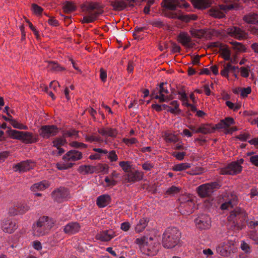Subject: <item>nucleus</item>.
<instances>
[{
  "label": "nucleus",
  "mask_w": 258,
  "mask_h": 258,
  "mask_svg": "<svg viewBox=\"0 0 258 258\" xmlns=\"http://www.w3.org/2000/svg\"><path fill=\"white\" fill-rule=\"evenodd\" d=\"M229 222H233L234 225L238 222V220L245 221L248 228L254 229L258 226V217L248 218L247 213L244 210L240 208H236L230 212L227 218Z\"/></svg>",
  "instance_id": "1"
},
{
  "label": "nucleus",
  "mask_w": 258,
  "mask_h": 258,
  "mask_svg": "<svg viewBox=\"0 0 258 258\" xmlns=\"http://www.w3.org/2000/svg\"><path fill=\"white\" fill-rule=\"evenodd\" d=\"M181 237V232L176 227L167 228L162 235V243L165 248H172L177 245Z\"/></svg>",
  "instance_id": "2"
},
{
  "label": "nucleus",
  "mask_w": 258,
  "mask_h": 258,
  "mask_svg": "<svg viewBox=\"0 0 258 258\" xmlns=\"http://www.w3.org/2000/svg\"><path fill=\"white\" fill-rule=\"evenodd\" d=\"M81 9L87 16L83 18V23H90L94 21L103 13L99 5L97 3L88 2L83 4Z\"/></svg>",
  "instance_id": "3"
},
{
  "label": "nucleus",
  "mask_w": 258,
  "mask_h": 258,
  "mask_svg": "<svg viewBox=\"0 0 258 258\" xmlns=\"http://www.w3.org/2000/svg\"><path fill=\"white\" fill-rule=\"evenodd\" d=\"M53 220L47 216L40 217L33 225V233L36 236H43L47 233L54 226Z\"/></svg>",
  "instance_id": "4"
},
{
  "label": "nucleus",
  "mask_w": 258,
  "mask_h": 258,
  "mask_svg": "<svg viewBox=\"0 0 258 258\" xmlns=\"http://www.w3.org/2000/svg\"><path fill=\"white\" fill-rule=\"evenodd\" d=\"M161 5L163 7L172 12L176 10L177 8L187 9L190 6L189 4L185 0H163ZM166 12L169 11H165L164 14Z\"/></svg>",
  "instance_id": "5"
},
{
  "label": "nucleus",
  "mask_w": 258,
  "mask_h": 258,
  "mask_svg": "<svg viewBox=\"0 0 258 258\" xmlns=\"http://www.w3.org/2000/svg\"><path fill=\"white\" fill-rule=\"evenodd\" d=\"M220 185L217 182H212L200 185L198 192L202 198L209 197L215 190L219 188Z\"/></svg>",
  "instance_id": "6"
},
{
  "label": "nucleus",
  "mask_w": 258,
  "mask_h": 258,
  "mask_svg": "<svg viewBox=\"0 0 258 258\" xmlns=\"http://www.w3.org/2000/svg\"><path fill=\"white\" fill-rule=\"evenodd\" d=\"M170 85L167 82H162L159 85V88L157 89L159 91V94L157 93L154 96V98L156 99H159L160 102H168L173 99L172 95L169 96H165V94H168L169 93L168 90V87Z\"/></svg>",
  "instance_id": "7"
},
{
  "label": "nucleus",
  "mask_w": 258,
  "mask_h": 258,
  "mask_svg": "<svg viewBox=\"0 0 258 258\" xmlns=\"http://www.w3.org/2000/svg\"><path fill=\"white\" fill-rule=\"evenodd\" d=\"M165 16L173 19H178L185 22H188L190 20H196L198 17L194 14L183 15L181 11H178L176 12H166Z\"/></svg>",
  "instance_id": "8"
},
{
  "label": "nucleus",
  "mask_w": 258,
  "mask_h": 258,
  "mask_svg": "<svg viewBox=\"0 0 258 258\" xmlns=\"http://www.w3.org/2000/svg\"><path fill=\"white\" fill-rule=\"evenodd\" d=\"M40 136L43 139H48L56 136L58 133V128L55 125H42L38 131Z\"/></svg>",
  "instance_id": "9"
},
{
  "label": "nucleus",
  "mask_w": 258,
  "mask_h": 258,
  "mask_svg": "<svg viewBox=\"0 0 258 258\" xmlns=\"http://www.w3.org/2000/svg\"><path fill=\"white\" fill-rule=\"evenodd\" d=\"M242 170V166L236 162H232L227 166L221 168L220 171L221 174L235 175L239 173Z\"/></svg>",
  "instance_id": "10"
},
{
  "label": "nucleus",
  "mask_w": 258,
  "mask_h": 258,
  "mask_svg": "<svg viewBox=\"0 0 258 258\" xmlns=\"http://www.w3.org/2000/svg\"><path fill=\"white\" fill-rule=\"evenodd\" d=\"M195 223L197 227L202 230L209 229L211 226L210 218L206 214L199 215L195 219Z\"/></svg>",
  "instance_id": "11"
},
{
  "label": "nucleus",
  "mask_w": 258,
  "mask_h": 258,
  "mask_svg": "<svg viewBox=\"0 0 258 258\" xmlns=\"http://www.w3.org/2000/svg\"><path fill=\"white\" fill-rule=\"evenodd\" d=\"M194 202L189 199L182 201L179 206V210L182 215H188L193 212L194 207Z\"/></svg>",
  "instance_id": "12"
},
{
  "label": "nucleus",
  "mask_w": 258,
  "mask_h": 258,
  "mask_svg": "<svg viewBox=\"0 0 258 258\" xmlns=\"http://www.w3.org/2000/svg\"><path fill=\"white\" fill-rule=\"evenodd\" d=\"M69 191L67 188L60 187L54 190L51 194L52 197L54 200L57 202H62L69 196Z\"/></svg>",
  "instance_id": "13"
},
{
  "label": "nucleus",
  "mask_w": 258,
  "mask_h": 258,
  "mask_svg": "<svg viewBox=\"0 0 258 258\" xmlns=\"http://www.w3.org/2000/svg\"><path fill=\"white\" fill-rule=\"evenodd\" d=\"M232 245L231 243L228 241L223 242L216 247V251L221 255L227 256L230 253Z\"/></svg>",
  "instance_id": "14"
},
{
  "label": "nucleus",
  "mask_w": 258,
  "mask_h": 258,
  "mask_svg": "<svg viewBox=\"0 0 258 258\" xmlns=\"http://www.w3.org/2000/svg\"><path fill=\"white\" fill-rule=\"evenodd\" d=\"M2 228L5 232L12 233L17 228V225L15 220L7 219L3 221Z\"/></svg>",
  "instance_id": "15"
},
{
  "label": "nucleus",
  "mask_w": 258,
  "mask_h": 258,
  "mask_svg": "<svg viewBox=\"0 0 258 258\" xmlns=\"http://www.w3.org/2000/svg\"><path fill=\"white\" fill-rule=\"evenodd\" d=\"M35 166L34 163L31 160L22 161L15 165V170L16 171L26 172L32 169Z\"/></svg>",
  "instance_id": "16"
},
{
  "label": "nucleus",
  "mask_w": 258,
  "mask_h": 258,
  "mask_svg": "<svg viewBox=\"0 0 258 258\" xmlns=\"http://www.w3.org/2000/svg\"><path fill=\"white\" fill-rule=\"evenodd\" d=\"M144 173L139 170L131 171L126 174L125 180L128 182H135L141 180Z\"/></svg>",
  "instance_id": "17"
},
{
  "label": "nucleus",
  "mask_w": 258,
  "mask_h": 258,
  "mask_svg": "<svg viewBox=\"0 0 258 258\" xmlns=\"http://www.w3.org/2000/svg\"><path fill=\"white\" fill-rule=\"evenodd\" d=\"M81 228L80 224L77 222H71L63 227V232L68 235H73L78 233Z\"/></svg>",
  "instance_id": "18"
},
{
  "label": "nucleus",
  "mask_w": 258,
  "mask_h": 258,
  "mask_svg": "<svg viewBox=\"0 0 258 258\" xmlns=\"http://www.w3.org/2000/svg\"><path fill=\"white\" fill-rule=\"evenodd\" d=\"M132 5V0H115L111 3V6L115 11H121L127 6Z\"/></svg>",
  "instance_id": "19"
},
{
  "label": "nucleus",
  "mask_w": 258,
  "mask_h": 258,
  "mask_svg": "<svg viewBox=\"0 0 258 258\" xmlns=\"http://www.w3.org/2000/svg\"><path fill=\"white\" fill-rule=\"evenodd\" d=\"M227 32L230 36L239 40L246 38V33L236 27L229 28L227 29Z\"/></svg>",
  "instance_id": "20"
},
{
  "label": "nucleus",
  "mask_w": 258,
  "mask_h": 258,
  "mask_svg": "<svg viewBox=\"0 0 258 258\" xmlns=\"http://www.w3.org/2000/svg\"><path fill=\"white\" fill-rule=\"evenodd\" d=\"M82 158V153L75 150L69 151L63 157V160L66 161H76L80 160Z\"/></svg>",
  "instance_id": "21"
},
{
  "label": "nucleus",
  "mask_w": 258,
  "mask_h": 258,
  "mask_svg": "<svg viewBox=\"0 0 258 258\" xmlns=\"http://www.w3.org/2000/svg\"><path fill=\"white\" fill-rule=\"evenodd\" d=\"M115 236L112 230H104L100 232L96 235V238L101 241H108Z\"/></svg>",
  "instance_id": "22"
},
{
  "label": "nucleus",
  "mask_w": 258,
  "mask_h": 258,
  "mask_svg": "<svg viewBox=\"0 0 258 258\" xmlns=\"http://www.w3.org/2000/svg\"><path fill=\"white\" fill-rule=\"evenodd\" d=\"M25 144L36 143L38 141L37 137H34L32 133L22 132L20 140Z\"/></svg>",
  "instance_id": "23"
},
{
  "label": "nucleus",
  "mask_w": 258,
  "mask_h": 258,
  "mask_svg": "<svg viewBox=\"0 0 258 258\" xmlns=\"http://www.w3.org/2000/svg\"><path fill=\"white\" fill-rule=\"evenodd\" d=\"M190 2L194 7L198 9H206L212 4L211 0H190Z\"/></svg>",
  "instance_id": "24"
},
{
  "label": "nucleus",
  "mask_w": 258,
  "mask_h": 258,
  "mask_svg": "<svg viewBox=\"0 0 258 258\" xmlns=\"http://www.w3.org/2000/svg\"><path fill=\"white\" fill-rule=\"evenodd\" d=\"M216 130V125L212 126L211 124H202L197 128L196 133H202L203 134H208L213 133Z\"/></svg>",
  "instance_id": "25"
},
{
  "label": "nucleus",
  "mask_w": 258,
  "mask_h": 258,
  "mask_svg": "<svg viewBox=\"0 0 258 258\" xmlns=\"http://www.w3.org/2000/svg\"><path fill=\"white\" fill-rule=\"evenodd\" d=\"M110 196L108 195H102L99 196L96 200V204L99 208H104L110 204Z\"/></svg>",
  "instance_id": "26"
},
{
  "label": "nucleus",
  "mask_w": 258,
  "mask_h": 258,
  "mask_svg": "<svg viewBox=\"0 0 258 258\" xmlns=\"http://www.w3.org/2000/svg\"><path fill=\"white\" fill-rule=\"evenodd\" d=\"M49 182L47 180H42L37 183L33 184L30 187V189L34 192L39 190H43L49 187Z\"/></svg>",
  "instance_id": "27"
},
{
  "label": "nucleus",
  "mask_w": 258,
  "mask_h": 258,
  "mask_svg": "<svg viewBox=\"0 0 258 258\" xmlns=\"http://www.w3.org/2000/svg\"><path fill=\"white\" fill-rule=\"evenodd\" d=\"M234 124V121L233 118L228 117L224 119H222L219 123L215 124L216 129H226L229 127L231 125Z\"/></svg>",
  "instance_id": "28"
},
{
  "label": "nucleus",
  "mask_w": 258,
  "mask_h": 258,
  "mask_svg": "<svg viewBox=\"0 0 258 258\" xmlns=\"http://www.w3.org/2000/svg\"><path fill=\"white\" fill-rule=\"evenodd\" d=\"M177 40L184 46H187L191 41V38L187 33L182 32L177 37Z\"/></svg>",
  "instance_id": "29"
},
{
  "label": "nucleus",
  "mask_w": 258,
  "mask_h": 258,
  "mask_svg": "<svg viewBox=\"0 0 258 258\" xmlns=\"http://www.w3.org/2000/svg\"><path fill=\"white\" fill-rule=\"evenodd\" d=\"M243 20L246 23L250 24H256L258 23V14L250 13L243 17Z\"/></svg>",
  "instance_id": "30"
},
{
  "label": "nucleus",
  "mask_w": 258,
  "mask_h": 258,
  "mask_svg": "<svg viewBox=\"0 0 258 258\" xmlns=\"http://www.w3.org/2000/svg\"><path fill=\"white\" fill-rule=\"evenodd\" d=\"M95 167L91 165H81L80 166L78 171L79 173L83 174H92L95 171Z\"/></svg>",
  "instance_id": "31"
},
{
  "label": "nucleus",
  "mask_w": 258,
  "mask_h": 258,
  "mask_svg": "<svg viewBox=\"0 0 258 258\" xmlns=\"http://www.w3.org/2000/svg\"><path fill=\"white\" fill-rule=\"evenodd\" d=\"M149 221L147 218H142L137 223L135 227V231L137 233L142 232L147 226Z\"/></svg>",
  "instance_id": "32"
},
{
  "label": "nucleus",
  "mask_w": 258,
  "mask_h": 258,
  "mask_svg": "<svg viewBox=\"0 0 258 258\" xmlns=\"http://www.w3.org/2000/svg\"><path fill=\"white\" fill-rule=\"evenodd\" d=\"M237 204V199L236 197L232 198L231 199L228 200L227 202L223 203L221 205V209L222 210H227L231 209L234 206Z\"/></svg>",
  "instance_id": "33"
},
{
  "label": "nucleus",
  "mask_w": 258,
  "mask_h": 258,
  "mask_svg": "<svg viewBox=\"0 0 258 258\" xmlns=\"http://www.w3.org/2000/svg\"><path fill=\"white\" fill-rule=\"evenodd\" d=\"M148 238L149 241V245L148 246L149 247L148 248V251L154 253V254L157 253L158 249L156 248L155 245H157L158 243L154 241L155 238L153 237H148Z\"/></svg>",
  "instance_id": "34"
},
{
  "label": "nucleus",
  "mask_w": 258,
  "mask_h": 258,
  "mask_svg": "<svg viewBox=\"0 0 258 258\" xmlns=\"http://www.w3.org/2000/svg\"><path fill=\"white\" fill-rule=\"evenodd\" d=\"M192 36L198 38H201L205 36L206 31L203 29H192L190 31Z\"/></svg>",
  "instance_id": "35"
},
{
  "label": "nucleus",
  "mask_w": 258,
  "mask_h": 258,
  "mask_svg": "<svg viewBox=\"0 0 258 258\" xmlns=\"http://www.w3.org/2000/svg\"><path fill=\"white\" fill-rule=\"evenodd\" d=\"M22 133V132L12 130L10 128H9V130L7 131V134L12 139L17 140H20V137H21Z\"/></svg>",
  "instance_id": "36"
},
{
  "label": "nucleus",
  "mask_w": 258,
  "mask_h": 258,
  "mask_svg": "<svg viewBox=\"0 0 258 258\" xmlns=\"http://www.w3.org/2000/svg\"><path fill=\"white\" fill-rule=\"evenodd\" d=\"M190 167L191 164L190 163L185 162L175 165L172 169L174 171H181L189 168Z\"/></svg>",
  "instance_id": "37"
},
{
  "label": "nucleus",
  "mask_w": 258,
  "mask_h": 258,
  "mask_svg": "<svg viewBox=\"0 0 258 258\" xmlns=\"http://www.w3.org/2000/svg\"><path fill=\"white\" fill-rule=\"evenodd\" d=\"M221 54L222 57L225 60H229L230 59V51L227 47H221L220 49Z\"/></svg>",
  "instance_id": "38"
},
{
  "label": "nucleus",
  "mask_w": 258,
  "mask_h": 258,
  "mask_svg": "<svg viewBox=\"0 0 258 258\" xmlns=\"http://www.w3.org/2000/svg\"><path fill=\"white\" fill-rule=\"evenodd\" d=\"M230 43L232 45V48L239 52H242L245 51L244 46L241 43L236 41H231Z\"/></svg>",
  "instance_id": "39"
},
{
  "label": "nucleus",
  "mask_w": 258,
  "mask_h": 258,
  "mask_svg": "<svg viewBox=\"0 0 258 258\" xmlns=\"http://www.w3.org/2000/svg\"><path fill=\"white\" fill-rule=\"evenodd\" d=\"M49 69L55 71L59 72L64 70V68L60 67L58 63L54 62H49L48 64Z\"/></svg>",
  "instance_id": "40"
},
{
  "label": "nucleus",
  "mask_w": 258,
  "mask_h": 258,
  "mask_svg": "<svg viewBox=\"0 0 258 258\" xmlns=\"http://www.w3.org/2000/svg\"><path fill=\"white\" fill-rule=\"evenodd\" d=\"M135 243L140 246H148L149 241L147 237L143 236L137 238L135 241Z\"/></svg>",
  "instance_id": "41"
},
{
  "label": "nucleus",
  "mask_w": 258,
  "mask_h": 258,
  "mask_svg": "<svg viewBox=\"0 0 258 258\" xmlns=\"http://www.w3.org/2000/svg\"><path fill=\"white\" fill-rule=\"evenodd\" d=\"M53 146L55 147H59L63 146L67 143V141L63 137L57 138L55 139L53 141Z\"/></svg>",
  "instance_id": "42"
},
{
  "label": "nucleus",
  "mask_w": 258,
  "mask_h": 258,
  "mask_svg": "<svg viewBox=\"0 0 258 258\" xmlns=\"http://www.w3.org/2000/svg\"><path fill=\"white\" fill-rule=\"evenodd\" d=\"M85 139L86 141L88 142L92 143V142H99L100 143L102 142V140L99 137L95 136L94 135L87 136L86 135L85 136Z\"/></svg>",
  "instance_id": "43"
},
{
  "label": "nucleus",
  "mask_w": 258,
  "mask_h": 258,
  "mask_svg": "<svg viewBox=\"0 0 258 258\" xmlns=\"http://www.w3.org/2000/svg\"><path fill=\"white\" fill-rule=\"evenodd\" d=\"M18 209H19V212L20 215H23L25 214L26 212L28 211L30 208V207L25 204H17Z\"/></svg>",
  "instance_id": "44"
},
{
  "label": "nucleus",
  "mask_w": 258,
  "mask_h": 258,
  "mask_svg": "<svg viewBox=\"0 0 258 258\" xmlns=\"http://www.w3.org/2000/svg\"><path fill=\"white\" fill-rule=\"evenodd\" d=\"M230 67V63H227L224 65L223 70L220 72L221 75L228 78L229 77L228 74L231 72Z\"/></svg>",
  "instance_id": "45"
},
{
  "label": "nucleus",
  "mask_w": 258,
  "mask_h": 258,
  "mask_svg": "<svg viewBox=\"0 0 258 258\" xmlns=\"http://www.w3.org/2000/svg\"><path fill=\"white\" fill-rule=\"evenodd\" d=\"M63 9L66 12L69 13L75 11L76 7L72 3L68 2L64 5Z\"/></svg>",
  "instance_id": "46"
},
{
  "label": "nucleus",
  "mask_w": 258,
  "mask_h": 258,
  "mask_svg": "<svg viewBox=\"0 0 258 258\" xmlns=\"http://www.w3.org/2000/svg\"><path fill=\"white\" fill-rule=\"evenodd\" d=\"M10 123L14 128L21 130H26L27 128V126L19 123L18 122H17L16 120L14 119L13 118L11 119Z\"/></svg>",
  "instance_id": "47"
},
{
  "label": "nucleus",
  "mask_w": 258,
  "mask_h": 258,
  "mask_svg": "<svg viewBox=\"0 0 258 258\" xmlns=\"http://www.w3.org/2000/svg\"><path fill=\"white\" fill-rule=\"evenodd\" d=\"M180 189L178 187L173 185L167 190L166 194L168 195H175L179 192Z\"/></svg>",
  "instance_id": "48"
},
{
  "label": "nucleus",
  "mask_w": 258,
  "mask_h": 258,
  "mask_svg": "<svg viewBox=\"0 0 258 258\" xmlns=\"http://www.w3.org/2000/svg\"><path fill=\"white\" fill-rule=\"evenodd\" d=\"M9 214L11 216L20 215L17 204L9 208Z\"/></svg>",
  "instance_id": "49"
},
{
  "label": "nucleus",
  "mask_w": 258,
  "mask_h": 258,
  "mask_svg": "<svg viewBox=\"0 0 258 258\" xmlns=\"http://www.w3.org/2000/svg\"><path fill=\"white\" fill-rule=\"evenodd\" d=\"M150 24L158 28H161L164 26V22L160 19L152 20L150 22Z\"/></svg>",
  "instance_id": "50"
},
{
  "label": "nucleus",
  "mask_w": 258,
  "mask_h": 258,
  "mask_svg": "<svg viewBox=\"0 0 258 258\" xmlns=\"http://www.w3.org/2000/svg\"><path fill=\"white\" fill-rule=\"evenodd\" d=\"M240 75L242 77L247 78L249 76L250 72V67L247 66L246 67H241L239 68Z\"/></svg>",
  "instance_id": "51"
},
{
  "label": "nucleus",
  "mask_w": 258,
  "mask_h": 258,
  "mask_svg": "<svg viewBox=\"0 0 258 258\" xmlns=\"http://www.w3.org/2000/svg\"><path fill=\"white\" fill-rule=\"evenodd\" d=\"M240 248L245 253L247 254L250 253L251 251V247L249 245L243 241L241 243Z\"/></svg>",
  "instance_id": "52"
},
{
  "label": "nucleus",
  "mask_w": 258,
  "mask_h": 258,
  "mask_svg": "<svg viewBox=\"0 0 258 258\" xmlns=\"http://www.w3.org/2000/svg\"><path fill=\"white\" fill-rule=\"evenodd\" d=\"M130 162L121 161L119 163V165L125 172H128V170L131 168Z\"/></svg>",
  "instance_id": "53"
},
{
  "label": "nucleus",
  "mask_w": 258,
  "mask_h": 258,
  "mask_svg": "<svg viewBox=\"0 0 258 258\" xmlns=\"http://www.w3.org/2000/svg\"><path fill=\"white\" fill-rule=\"evenodd\" d=\"M107 158L110 162H115L118 160V156L114 150H112L108 153Z\"/></svg>",
  "instance_id": "54"
},
{
  "label": "nucleus",
  "mask_w": 258,
  "mask_h": 258,
  "mask_svg": "<svg viewBox=\"0 0 258 258\" xmlns=\"http://www.w3.org/2000/svg\"><path fill=\"white\" fill-rule=\"evenodd\" d=\"M117 135V131L115 128L107 127L106 128V136L114 138Z\"/></svg>",
  "instance_id": "55"
},
{
  "label": "nucleus",
  "mask_w": 258,
  "mask_h": 258,
  "mask_svg": "<svg viewBox=\"0 0 258 258\" xmlns=\"http://www.w3.org/2000/svg\"><path fill=\"white\" fill-rule=\"evenodd\" d=\"M240 92V95L242 97H246L247 95L251 93V88L248 87L247 88H239Z\"/></svg>",
  "instance_id": "56"
},
{
  "label": "nucleus",
  "mask_w": 258,
  "mask_h": 258,
  "mask_svg": "<svg viewBox=\"0 0 258 258\" xmlns=\"http://www.w3.org/2000/svg\"><path fill=\"white\" fill-rule=\"evenodd\" d=\"M210 15L215 18H221L223 16V14L221 13L219 10L211 9L209 11Z\"/></svg>",
  "instance_id": "57"
},
{
  "label": "nucleus",
  "mask_w": 258,
  "mask_h": 258,
  "mask_svg": "<svg viewBox=\"0 0 258 258\" xmlns=\"http://www.w3.org/2000/svg\"><path fill=\"white\" fill-rule=\"evenodd\" d=\"M249 238L253 241L254 243L258 244V233L255 231H250L248 234Z\"/></svg>",
  "instance_id": "58"
},
{
  "label": "nucleus",
  "mask_w": 258,
  "mask_h": 258,
  "mask_svg": "<svg viewBox=\"0 0 258 258\" xmlns=\"http://www.w3.org/2000/svg\"><path fill=\"white\" fill-rule=\"evenodd\" d=\"M78 132L75 130L67 131L63 133V137L66 139L67 137H72L73 136H76L78 135Z\"/></svg>",
  "instance_id": "59"
},
{
  "label": "nucleus",
  "mask_w": 258,
  "mask_h": 258,
  "mask_svg": "<svg viewBox=\"0 0 258 258\" xmlns=\"http://www.w3.org/2000/svg\"><path fill=\"white\" fill-rule=\"evenodd\" d=\"M32 7L34 12L36 15H40L43 11V9L37 4H33Z\"/></svg>",
  "instance_id": "60"
},
{
  "label": "nucleus",
  "mask_w": 258,
  "mask_h": 258,
  "mask_svg": "<svg viewBox=\"0 0 258 258\" xmlns=\"http://www.w3.org/2000/svg\"><path fill=\"white\" fill-rule=\"evenodd\" d=\"M123 142L127 146L132 145L137 142V140L135 138H132L130 139L124 138L122 140Z\"/></svg>",
  "instance_id": "61"
},
{
  "label": "nucleus",
  "mask_w": 258,
  "mask_h": 258,
  "mask_svg": "<svg viewBox=\"0 0 258 258\" xmlns=\"http://www.w3.org/2000/svg\"><path fill=\"white\" fill-rule=\"evenodd\" d=\"M237 138L241 141H246L247 139L250 138V135L247 133H242L237 136Z\"/></svg>",
  "instance_id": "62"
},
{
  "label": "nucleus",
  "mask_w": 258,
  "mask_h": 258,
  "mask_svg": "<svg viewBox=\"0 0 258 258\" xmlns=\"http://www.w3.org/2000/svg\"><path fill=\"white\" fill-rule=\"evenodd\" d=\"M142 167L145 170L150 171L154 167V165L150 162L147 161L142 165Z\"/></svg>",
  "instance_id": "63"
},
{
  "label": "nucleus",
  "mask_w": 258,
  "mask_h": 258,
  "mask_svg": "<svg viewBox=\"0 0 258 258\" xmlns=\"http://www.w3.org/2000/svg\"><path fill=\"white\" fill-rule=\"evenodd\" d=\"M249 161L253 165L258 167V155L251 156Z\"/></svg>",
  "instance_id": "64"
}]
</instances>
